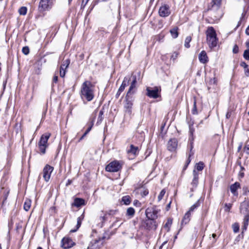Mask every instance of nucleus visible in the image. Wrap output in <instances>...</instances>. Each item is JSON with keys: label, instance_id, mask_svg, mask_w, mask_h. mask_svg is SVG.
Segmentation results:
<instances>
[{"label": "nucleus", "instance_id": "nucleus-17", "mask_svg": "<svg viewBox=\"0 0 249 249\" xmlns=\"http://www.w3.org/2000/svg\"><path fill=\"white\" fill-rule=\"evenodd\" d=\"M193 178L192 181L191 182V185L193 186V188H191L192 191H193L194 188H195L197 187L198 183V178H199L198 173L197 171H196V169H194L193 170Z\"/></svg>", "mask_w": 249, "mask_h": 249}, {"label": "nucleus", "instance_id": "nucleus-26", "mask_svg": "<svg viewBox=\"0 0 249 249\" xmlns=\"http://www.w3.org/2000/svg\"><path fill=\"white\" fill-rule=\"evenodd\" d=\"M178 27H175L170 30V33L172 37L173 38H176L178 36Z\"/></svg>", "mask_w": 249, "mask_h": 249}, {"label": "nucleus", "instance_id": "nucleus-41", "mask_svg": "<svg viewBox=\"0 0 249 249\" xmlns=\"http://www.w3.org/2000/svg\"><path fill=\"white\" fill-rule=\"evenodd\" d=\"M27 9L26 7H20L18 10V12L21 15H25L27 13Z\"/></svg>", "mask_w": 249, "mask_h": 249}, {"label": "nucleus", "instance_id": "nucleus-61", "mask_svg": "<svg viewBox=\"0 0 249 249\" xmlns=\"http://www.w3.org/2000/svg\"><path fill=\"white\" fill-rule=\"evenodd\" d=\"M122 93V92H120L118 90V91L116 93V95H115V97H116V98H118L120 96L121 93Z\"/></svg>", "mask_w": 249, "mask_h": 249}, {"label": "nucleus", "instance_id": "nucleus-24", "mask_svg": "<svg viewBox=\"0 0 249 249\" xmlns=\"http://www.w3.org/2000/svg\"><path fill=\"white\" fill-rule=\"evenodd\" d=\"M136 85L131 83L130 86L126 94L127 96H132V95L135 93L136 90Z\"/></svg>", "mask_w": 249, "mask_h": 249}, {"label": "nucleus", "instance_id": "nucleus-4", "mask_svg": "<svg viewBox=\"0 0 249 249\" xmlns=\"http://www.w3.org/2000/svg\"><path fill=\"white\" fill-rule=\"evenodd\" d=\"M51 136L50 133H45L42 135L38 142L40 151L42 154L46 152V148L48 146V141Z\"/></svg>", "mask_w": 249, "mask_h": 249}, {"label": "nucleus", "instance_id": "nucleus-46", "mask_svg": "<svg viewBox=\"0 0 249 249\" xmlns=\"http://www.w3.org/2000/svg\"><path fill=\"white\" fill-rule=\"evenodd\" d=\"M149 191L147 189L142 188L140 192L141 195L142 196H145L148 194Z\"/></svg>", "mask_w": 249, "mask_h": 249}, {"label": "nucleus", "instance_id": "nucleus-11", "mask_svg": "<svg viewBox=\"0 0 249 249\" xmlns=\"http://www.w3.org/2000/svg\"><path fill=\"white\" fill-rule=\"evenodd\" d=\"M222 0H211L208 5V10L217 11L221 6Z\"/></svg>", "mask_w": 249, "mask_h": 249}, {"label": "nucleus", "instance_id": "nucleus-49", "mask_svg": "<svg viewBox=\"0 0 249 249\" xmlns=\"http://www.w3.org/2000/svg\"><path fill=\"white\" fill-rule=\"evenodd\" d=\"M22 53L25 54L27 55L29 53V47L27 46H25L22 48Z\"/></svg>", "mask_w": 249, "mask_h": 249}, {"label": "nucleus", "instance_id": "nucleus-62", "mask_svg": "<svg viewBox=\"0 0 249 249\" xmlns=\"http://www.w3.org/2000/svg\"><path fill=\"white\" fill-rule=\"evenodd\" d=\"M246 33L247 35L249 36V26L247 27L246 30Z\"/></svg>", "mask_w": 249, "mask_h": 249}, {"label": "nucleus", "instance_id": "nucleus-27", "mask_svg": "<svg viewBox=\"0 0 249 249\" xmlns=\"http://www.w3.org/2000/svg\"><path fill=\"white\" fill-rule=\"evenodd\" d=\"M191 215V213H190V212H187L183 216V218L182 220V224H187L190 220Z\"/></svg>", "mask_w": 249, "mask_h": 249}, {"label": "nucleus", "instance_id": "nucleus-44", "mask_svg": "<svg viewBox=\"0 0 249 249\" xmlns=\"http://www.w3.org/2000/svg\"><path fill=\"white\" fill-rule=\"evenodd\" d=\"M129 80L130 78L125 77L122 83L121 86L124 87L125 88L128 85Z\"/></svg>", "mask_w": 249, "mask_h": 249}, {"label": "nucleus", "instance_id": "nucleus-34", "mask_svg": "<svg viewBox=\"0 0 249 249\" xmlns=\"http://www.w3.org/2000/svg\"><path fill=\"white\" fill-rule=\"evenodd\" d=\"M135 211L132 207H129L126 211V215L132 217L135 214Z\"/></svg>", "mask_w": 249, "mask_h": 249}, {"label": "nucleus", "instance_id": "nucleus-5", "mask_svg": "<svg viewBox=\"0 0 249 249\" xmlns=\"http://www.w3.org/2000/svg\"><path fill=\"white\" fill-rule=\"evenodd\" d=\"M106 238V236L104 234L102 237H99L97 239L92 240L89 243L88 249H97L101 248L104 244V240Z\"/></svg>", "mask_w": 249, "mask_h": 249}, {"label": "nucleus", "instance_id": "nucleus-40", "mask_svg": "<svg viewBox=\"0 0 249 249\" xmlns=\"http://www.w3.org/2000/svg\"><path fill=\"white\" fill-rule=\"evenodd\" d=\"M102 212L103 213L104 215L103 216L101 215L100 217V220L101 222V227L103 226L104 223L107 220V215H105V213L104 211Z\"/></svg>", "mask_w": 249, "mask_h": 249}, {"label": "nucleus", "instance_id": "nucleus-18", "mask_svg": "<svg viewBox=\"0 0 249 249\" xmlns=\"http://www.w3.org/2000/svg\"><path fill=\"white\" fill-rule=\"evenodd\" d=\"M198 59L202 64H205L208 62V57L205 51H201L199 54Z\"/></svg>", "mask_w": 249, "mask_h": 249}, {"label": "nucleus", "instance_id": "nucleus-43", "mask_svg": "<svg viewBox=\"0 0 249 249\" xmlns=\"http://www.w3.org/2000/svg\"><path fill=\"white\" fill-rule=\"evenodd\" d=\"M192 112L194 115H196L197 114V110L196 108V102L195 99L194 100L193 108L192 109Z\"/></svg>", "mask_w": 249, "mask_h": 249}, {"label": "nucleus", "instance_id": "nucleus-48", "mask_svg": "<svg viewBox=\"0 0 249 249\" xmlns=\"http://www.w3.org/2000/svg\"><path fill=\"white\" fill-rule=\"evenodd\" d=\"M243 57L246 60H249V49H247L244 51V52L243 53Z\"/></svg>", "mask_w": 249, "mask_h": 249}, {"label": "nucleus", "instance_id": "nucleus-33", "mask_svg": "<svg viewBox=\"0 0 249 249\" xmlns=\"http://www.w3.org/2000/svg\"><path fill=\"white\" fill-rule=\"evenodd\" d=\"M122 201L124 202V204L128 205L131 202L130 197L129 196H124L122 198Z\"/></svg>", "mask_w": 249, "mask_h": 249}, {"label": "nucleus", "instance_id": "nucleus-60", "mask_svg": "<svg viewBox=\"0 0 249 249\" xmlns=\"http://www.w3.org/2000/svg\"><path fill=\"white\" fill-rule=\"evenodd\" d=\"M87 133H84L83 135L81 137V138L79 139L78 142H80L82 139H84V138L87 135Z\"/></svg>", "mask_w": 249, "mask_h": 249}, {"label": "nucleus", "instance_id": "nucleus-57", "mask_svg": "<svg viewBox=\"0 0 249 249\" xmlns=\"http://www.w3.org/2000/svg\"><path fill=\"white\" fill-rule=\"evenodd\" d=\"M231 111H228L227 112V114H226V118H227V119L230 118V117H231Z\"/></svg>", "mask_w": 249, "mask_h": 249}, {"label": "nucleus", "instance_id": "nucleus-1", "mask_svg": "<svg viewBox=\"0 0 249 249\" xmlns=\"http://www.w3.org/2000/svg\"><path fill=\"white\" fill-rule=\"evenodd\" d=\"M81 97L83 100L86 99L88 101H90L93 99L94 94L90 82L86 81L83 84L81 90Z\"/></svg>", "mask_w": 249, "mask_h": 249}, {"label": "nucleus", "instance_id": "nucleus-37", "mask_svg": "<svg viewBox=\"0 0 249 249\" xmlns=\"http://www.w3.org/2000/svg\"><path fill=\"white\" fill-rule=\"evenodd\" d=\"M117 212L118 211L117 210H109L108 211H105L104 213H105V215L113 216L117 213Z\"/></svg>", "mask_w": 249, "mask_h": 249}, {"label": "nucleus", "instance_id": "nucleus-51", "mask_svg": "<svg viewBox=\"0 0 249 249\" xmlns=\"http://www.w3.org/2000/svg\"><path fill=\"white\" fill-rule=\"evenodd\" d=\"M178 53L177 52H175L173 53L171 56V59L175 60L178 57Z\"/></svg>", "mask_w": 249, "mask_h": 249}, {"label": "nucleus", "instance_id": "nucleus-28", "mask_svg": "<svg viewBox=\"0 0 249 249\" xmlns=\"http://www.w3.org/2000/svg\"><path fill=\"white\" fill-rule=\"evenodd\" d=\"M104 112H105L104 108H103L100 110L99 113V115H98V119H97V124H99L102 123V122L104 119Z\"/></svg>", "mask_w": 249, "mask_h": 249}, {"label": "nucleus", "instance_id": "nucleus-20", "mask_svg": "<svg viewBox=\"0 0 249 249\" xmlns=\"http://www.w3.org/2000/svg\"><path fill=\"white\" fill-rule=\"evenodd\" d=\"M85 205V201L83 198H76L73 203L72 204V206H74L77 207H79L81 206Z\"/></svg>", "mask_w": 249, "mask_h": 249}, {"label": "nucleus", "instance_id": "nucleus-32", "mask_svg": "<svg viewBox=\"0 0 249 249\" xmlns=\"http://www.w3.org/2000/svg\"><path fill=\"white\" fill-rule=\"evenodd\" d=\"M249 217L244 216L243 221V226L242 227V233L244 231H246L247 229V227L249 225Z\"/></svg>", "mask_w": 249, "mask_h": 249}, {"label": "nucleus", "instance_id": "nucleus-58", "mask_svg": "<svg viewBox=\"0 0 249 249\" xmlns=\"http://www.w3.org/2000/svg\"><path fill=\"white\" fill-rule=\"evenodd\" d=\"M133 204H134V205H136V206H137V205L140 206V204H141L140 202L138 200H135L134 201Z\"/></svg>", "mask_w": 249, "mask_h": 249}, {"label": "nucleus", "instance_id": "nucleus-53", "mask_svg": "<svg viewBox=\"0 0 249 249\" xmlns=\"http://www.w3.org/2000/svg\"><path fill=\"white\" fill-rule=\"evenodd\" d=\"M89 0H83L82 1L81 5V8L83 9L87 3L88 2Z\"/></svg>", "mask_w": 249, "mask_h": 249}, {"label": "nucleus", "instance_id": "nucleus-29", "mask_svg": "<svg viewBox=\"0 0 249 249\" xmlns=\"http://www.w3.org/2000/svg\"><path fill=\"white\" fill-rule=\"evenodd\" d=\"M140 76H141V72L140 71L138 72L137 75L133 74L132 75V81L131 82V83L133 84L136 85L137 81L140 80Z\"/></svg>", "mask_w": 249, "mask_h": 249}, {"label": "nucleus", "instance_id": "nucleus-38", "mask_svg": "<svg viewBox=\"0 0 249 249\" xmlns=\"http://www.w3.org/2000/svg\"><path fill=\"white\" fill-rule=\"evenodd\" d=\"M191 40L192 37L190 36H188L186 37L184 43V46L186 48H189L190 47V42L191 41Z\"/></svg>", "mask_w": 249, "mask_h": 249}, {"label": "nucleus", "instance_id": "nucleus-31", "mask_svg": "<svg viewBox=\"0 0 249 249\" xmlns=\"http://www.w3.org/2000/svg\"><path fill=\"white\" fill-rule=\"evenodd\" d=\"M240 65L242 67L244 68L245 75L247 76H249V68L248 65L247 64V63L245 62H241Z\"/></svg>", "mask_w": 249, "mask_h": 249}, {"label": "nucleus", "instance_id": "nucleus-35", "mask_svg": "<svg viewBox=\"0 0 249 249\" xmlns=\"http://www.w3.org/2000/svg\"><path fill=\"white\" fill-rule=\"evenodd\" d=\"M204 168V163L200 161L198 163H196L195 166V169L196 171H202Z\"/></svg>", "mask_w": 249, "mask_h": 249}, {"label": "nucleus", "instance_id": "nucleus-50", "mask_svg": "<svg viewBox=\"0 0 249 249\" xmlns=\"http://www.w3.org/2000/svg\"><path fill=\"white\" fill-rule=\"evenodd\" d=\"M165 191L164 190H161V191L160 192V193L158 196V199L159 201L162 198L163 196L165 195Z\"/></svg>", "mask_w": 249, "mask_h": 249}, {"label": "nucleus", "instance_id": "nucleus-9", "mask_svg": "<svg viewBox=\"0 0 249 249\" xmlns=\"http://www.w3.org/2000/svg\"><path fill=\"white\" fill-rule=\"evenodd\" d=\"M240 212L244 216L249 217V200L245 198V200L241 203Z\"/></svg>", "mask_w": 249, "mask_h": 249}, {"label": "nucleus", "instance_id": "nucleus-22", "mask_svg": "<svg viewBox=\"0 0 249 249\" xmlns=\"http://www.w3.org/2000/svg\"><path fill=\"white\" fill-rule=\"evenodd\" d=\"M195 132V129L193 127L192 125H189V141H190L191 146V149L193 148V142L194 140V137L193 136L194 132Z\"/></svg>", "mask_w": 249, "mask_h": 249}, {"label": "nucleus", "instance_id": "nucleus-8", "mask_svg": "<svg viewBox=\"0 0 249 249\" xmlns=\"http://www.w3.org/2000/svg\"><path fill=\"white\" fill-rule=\"evenodd\" d=\"M146 91L147 96L150 98L156 99L160 96L161 89L160 87H155L153 88L147 87Z\"/></svg>", "mask_w": 249, "mask_h": 249}, {"label": "nucleus", "instance_id": "nucleus-63", "mask_svg": "<svg viewBox=\"0 0 249 249\" xmlns=\"http://www.w3.org/2000/svg\"><path fill=\"white\" fill-rule=\"evenodd\" d=\"M245 148L249 151L247 152V153L249 155V144H248L246 146Z\"/></svg>", "mask_w": 249, "mask_h": 249}, {"label": "nucleus", "instance_id": "nucleus-30", "mask_svg": "<svg viewBox=\"0 0 249 249\" xmlns=\"http://www.w3.org/2000/svg\"><path fill=\"white\" fill-rule=\"evenodd\" d=\"M140 76H141V72L140 71L138 72L137 75L133 74L132 75V81L131 82V83L133 84L136 85L137 81L140 80Z\"/></svg>", "mask_w": 249, "mask_h": 249}, {"label": "nucleus", "instance_id": "nucleus-19", "mask_svg": "<svg viewBox=\"0 0 249 249\" xmlns=\"http://www.w3.org/2000/svg\"><path fill=\"white\" fill-rule=\"evenodd\" d=\"M240 188V184L238 182H235L230 186V190L234 196H237L238 193L237 190Z\"/></svg>", "mask_w": 249, "mask_h": 249}, {"label": "nucleus", "instance_id": "nucleus-23", "mask_svg": "<svg viewBox=\"0 0 249 249\" xmlns=\"http://www.w3.org/2000/svg\"><path fill=\"white\" fill-rule=\"evenodd\" d=\"M128 153H131L135 156L138 154L139 148L137 146H135L133 144L130 145V149L127 150Z\"/></svg>", "mask_w": 249, "mask_h": 249}, {"label": "nucleus", "instance_id": "nucleus-15", "mask_svg": "<svg viewBox=\"0 0 249 249\" xmlns=\"http://www.w3.org/2000/svg\"><path fill=\"white\" fill-rule=\"evenodd\" d=\"M61 246L64 249H69L74 245L73 241L69 237H64L61 241Z\"/></svg>", "mask_w": 249, "mask_h": 249}, {"label": "nucleus", "instance_id": "nucleus-36", "mask_svg": "<svg viewBox=\"0 0 249 249\" xmlns=\"http://www.w3.org/2000/svg\"><path fill=\"white\" fill-rule=\"evenodd\" d=\"M31 205V201L30 200H26L24 203V209L26 211H28Z\"/></svg>", "mask_w": 249, "mask_h": 249}, {"label": "nucleus", "instance_id": "nucleus-21", "mask_svg": "<svg viewBox=\"0 0 249 249\" xmlns=\"http://www.w3.org/2000/svg\"><path fill=\"white\" fill-rule=\"evenodd\" d=\"M84 219V215L82 214L80 216L78 217L77 219V225L76 226V229H72L70 231L71 232H74L76 231L80 227L82 223V221Z\"/></svg>", "mask_w": 249, "mask_h": 249}, {"label": "nucleus", "instance_id": "nucleus-6", "mask_svg": "<svg viewBox=\"0 0 249 249\" xmlns=\"http://www.w3.org/2000/svg\"><path fill=\"white\" fill-rule=\"evenodd\" d=\"M122 165L120 161L114 160L109 163L106 167V170L109 172H116L120 170Z\"/></svg>", "mask_w": 249, "mask_h": 249}, {"label": "nucleus", "instance_id": "nucleus-45", "mask_svg": "<svg viewBox=\"0 0 249 249\" xmlns=\"http://www.w3.org/2000/svg\"><path fill=\"white\" fill-rule=\"evenodd\" d=\"M232 204L231 203H225L224 205V210L225 212H229Z\"/></svg>", "mask_w": 249, "mask_h": 249}, {"label": "nucleus", "instance_id": "nucleus-54", "mask_svg": "<svg viewBox=\"0 0 249 249\" xmlns=\"http://www.w3.org/2000/svg\"><path fill=\"white\" fill-rule=\"evenodd\" d=\"M58 81V76L56 75V73H55L54 75L53 76V82L54 83H56Z\"/></svg>", "mask_w": 249, "mask_h": 249}, {"label": "nucleus", "instance_id": "nucleus-59", "mask_svg": "<svg viewBox=\"0 0 249 249\" xmlns=\"http://www.w3.org/2000/svg\"><path fill=\"white\" fill-rule=\"evenodd\" d=\"M124 89H125L124 87H123V86L121 85V86L120 87L119 89H118V90L120 92H122L124 91Z\"/></svg>", "mask_w": 249, "mask_h": 249}, {"label": "nucleus", "instance_id": "nucleus-14", "mask_svg": "<svg viewBox=\"0 0 249 249\" xmlns=\"http://www.w3.org/2000/svg\"><path fill=\"white\" fill-rule=\"evenodd\" d=\"M70 63V60L68 59L64 60L61 64L60 68V76L61 77H64L65 75L66 69L69 67Z\"/></svg>", "mask_w": 249, "mask_h": 249}, {"label": "nucleus", "instance_id": "nucleus-16", "mask_svg": "<svg viewBox=\"0 0 249 249\" xmlns=\"http://www.w3.org/2000/svg\"><path fill=\"white\" fill-rule=\"evenodd\" d=\"M178 146V141L176 139H170L167 144V148L170 151H175Z\"/></svg>", "mask_w": 249, "mask_h": 249}, {"label": "nucleus", "instance_id": "nucleus-56", "mask_svg": "<svg viewBox=\"0 0 249 249\" xmlns=\"http://www.w3.org/2000/svg\"><path fill=\"white\" fill-rule=\"evenodd\" d=\"M244 14H242V17H241V18H240V21L238 22V24H237V25L236 27H235V28L234 29V30H236V29H237V28H238L240 26V24H241V20H242V19H243V17H244Z\"/></svg>", "mask_w": 249, "mask_h": 249}, {"label": "nucleus", "instance_id": "nucleus-12", "mask_svg": "<svg viewBox=\"0 0 249 249\" xmlns=\"http://www.w3.org/2000/svg\"><path fill=\"white\" fill-rule=\"evenodd\" d=\"M53 170V167L49 165H46L43 170V178L44 180L48 182L51 177V175Z\"/></svg>", "mask_w": 249, "mask_h": 249}, {"label": "nucleus", "instance_id": "nucleus-64", "mask_svg": "<svg viewBox=\"0 0 249 249\" xmlns=\"http://www.w3.org/2000/svg\"><path fill=\"white\" fill-rule=\"evenodd\" d=\"M246 46L247 47L248 49L249 50V41H247L246 42Z\"/></svg>", "mask_w": 249, "mask_h": 249}, {"label": "nucleus", "instance_id": "nucleus-25", "mask_svg": "<svg viewBox=\"0 0 249 249\" xmlns=\"http://www.w3.org/2000/svg\"><path fill=\"white\" fill-rule=\"evenodd\" d=\"M97 111V110H95L94 111V116H93V118L92 119H91L90 124L89 125L88 128H87V129L86 130V131L85 132V133H87V134H88L89 133V132L91 130V129L93 125L94 122L95 118L96 115Z\"/></svg>", "mask_w": 249, "mask_h": 249}, {"label": "nucleus", "instance_id": "nucleus-13", "mask_svg": "<svg viewBox=\"0 0 249 249\" xmlns=\"http://www.w3.org/2000/svg\"><path fill=\"white\" fill-rule=\"evenodd\" d=\"M125 103L124 105L125 112L130 114L131 113V108L133 106V100L132 96L125 97Z\"/></svg>", "mask_w": 249, "mask_h": 249}, {"label": "nucleus", "instance_id": "nucleus-10", "mask_svg": "<svg viewBox=\"0 0 249 249\" xmlns=\"http://www.w3.org/2000/svg\"><path fill=\"white\" fill-rule=\"evenodd\" d=\"M159 16L162 18L168 17L171 13L170 6L166 4L162 5L159 10Z\"/></svg>", "mask_w": 249, "mask_h": 249}, {"label": "nucleus", "instance_id": "nucleus-2", "mask_svg": "<svg viewBox=\"0 0 249 249\" xmlns=\"http://www.w3.org/2000/svg\"><path fill=\"white\" fill-rule=\"evenodd\" d=\"M151 209H147L146 211V215L148 219L146 220L143 224V227L147 229L150 230L152 229H156L155 221L154 220L156 217V213L154 211H152Z\"/></svg>", "mask_w": 249, "mask_h": 249}, {"label": "nucleus", "instance_id": "nucleus-7", "mask_svg": "<svg viewBox=\"0 0 249 249\" xmlns=\"http://www.w3.org/2000/svg\"><path fill=\"white\" fill-rule=\"evenodd\" d=\"M52 6V0H40L38 5V10L40 12L49 11Z\"/></svg>", "mask_w": 249, "mask_h": 249}, {"label": "nucleus", "instance_id": "nucleus-52", "mask_svg": "<svg viewBox=\"0 0 249 249\" xmlns=\"http://www.w3.org/2000/svg\"><path fill=\"white\" fill-rule=\"evenodd\" d=\"M239 52V48L238 46L235 44L233 46V49H232V52L233 53H237Z\"/></svg>", "mask_w": 249, "mask_h": 249}, {"label": "nucleus", "instance_id": "nucleus-47", "mask_svg": "<svg viewBox=\"0 0 249 249\" xmlns=\"http://www.w3.org/2000/svg\"><path fill=\"white\" fill-rule=\"evenodd\" d=\"M243 195L244 196H248L249 193V188L247 186H244L243 187Z\"/></svg>", "mask_w": 249, "mask_h": 249}, {"label": "nucleus", "instance_id": "nucleus-42", "mask_svg": "<svg viewBox=\"0 0 249 249\" xmlns=\"http://www.w3.org/2000/svg\"><path fill=\"white\" fill-rule=\"evenodd\" d=\"M232 228L233 232L237 233L239 231V225L238 223H234L233 224H232Z\"/></svg>", "mask_w": 249, "mask_h": 249}, {"label": "nucleus", "instance_id": "nucleus-39", "mask_svg": "<svg viewBox=\"0 0 249 249\" xmlns=\"http://www.w3.org/2000/svg\"><path fill=\"white\" fill-rule=\"evenodd\" d=\"M200 205L199 201H197L193 205H192L189 210L188 212H190L191 213V212L194 211L195 209H196Z\"/></svg>", "mask_w": 249, "mask_h": 249}, {"label": "nucleus", "instance_id": "nucleus-3", "mask_svg": "<svg viewBox=\"0 0 249 249\" xmlns=\"http://www.w3.org/2000/svg\"><path fill=\"white\" fill-rule=\"evenodd\" d=\"M207 41L211 48L216 46L218 39L215 30L213 27H209L206 31Z\"/></svg>", "mask_w": 249, "mask_h": 249}, {"label": "nucleus", "instance_id": "nucleus-55", "mask_svg": "<svg viewBox=\"0 0 249 249\" xmlns=\"http://www.w3.org/2000/svg\"><path fill=\"white\" fill-rule=\"evenodd\" d=\"M245 174L244 172L242 171H240L239 174H238V177L239 178H242L244 177Z\"/></svg>", "mask_w": 249, "mask_h": 249}]
</instances>
